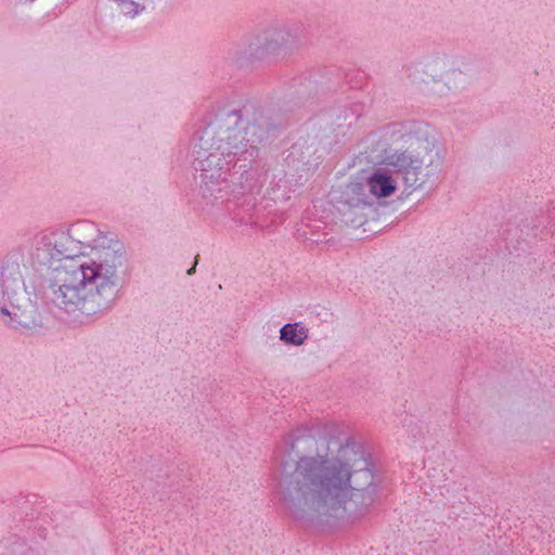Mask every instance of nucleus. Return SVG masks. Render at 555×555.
<instances>
[{"instance_id":"obj_1","label":"nucleus","mask_w":555,"mask_h":555,"mask_svg":"<svg viewBox=\"0 0 555 555\" xmlns=\"http://www.w3.org/2000/svg\"><path fill=\"white\" fill-rule=\"evenodd\" d=\"M310 452L300 457L293 475L296 498L305 508L334 514L356 493L373 504L374 474L363 449L349 441L343 426L327 424L308 440Z\"/></svg>"},{"instance_id":"obj_2","label":"nucleus","mask_w":555,"mask_h":555,"mask_svg":"<svg viewBox=\"0 0 555 555\" xmlns=\"http://www.w3.org/2000/svg\"><path fill=\"white\" fill-rule=\"evenodd\" d=\"M54 248L63 257L52 272V287L61 305L76 306L95 295H113L116 273V256L113 251L94 248L88 255H74L76 242L68 235H61Z\"/></svg>"},{"instance_id":"obj_3","label":"nucleus","mask_w":555,"mask_h":555,"mask_svg":"<svg viewBox=\"0 0 555 555\" xmlns=\"http://www.w3.org/2000/svg\"><path fill=\"white\" fill-rule=\"evenodd\" d=\"M11 287L10 276L3 275L0 283V311L3 315L15 320L18 324L24 323L21 317L24 314L22 305L16 297V293L11 296L8 291Z\"/></svg>"},{"instance_id":"obj_4","label":"nucleus","mask_w":555,"mask_h":555,"mask_svg":"<svg viewBox=\"0 0 555 555\" xmlns=\"http://www.w3.org/2000/svg\"><path fill=\"white\" fill-rule=\"evenodd\" d=\"M367 188L370 193L376 197H388L395 193L397 186L395 180L384 173V172H375L367 179Z\"/></svg>"},{"instance_id":"obj_5","label":"nucleus","mask_w":555,"mask_h":555,"mask_svg":"<svg viewBox=\"0 0 555 555\" xmlns=\"http://www.w3.org/2000/svg\"><path fill=\"white\" fill-rule=\"evenodd\" d=\"M309 331L301 323H288L280 330V339L286 345L302 346L308 339Z\"/></svg>"},{"instance_id":"obj_6","label":"nucleus","mask_w":555,"mask_h":555,"mask_svg":"<svg viewBox=\"0 0 555 555\" xmlns=\"http://www.w3.org/2000/svg\"><path fill=\"white\" fill-rule=\"evenodd\" d=\"M344 197L349 206H359L365 203L363 188L359 183L348 184L344 191Z\"/></svg>"},{"instance_id":"obj_7","label":"nucleus","mask_w":555,"mask_h":555,"mask_svg":"<svg viewBox=\"0 0 555 555\" xmlns=\"http://www.w3.org/2000/svg\"><path fill=\"white\" fill-rule=\"evenodd\" d=\"M116 10L125 16H134L139 12V4L132 0H113Z\"/></svg>"},{"instance_id":"obj_8","label":"nucleus","mask_w":555,"mask_h":555,"mask_svg":"<svg viewBox=\"0 0 555 555\" xmlns=\"http://www.w3.org/2000/svg\"><path fill=\"white\" fill-rule=\"evenodd\" d=\"M13 280L16 283L18 288H22V286H24V282L22 280V275L20 273H17V278H15Z\"/></svg>"},{"instance_id":"obj_9","label":"nucleus","mask_w":555,"mask_h":555,"mask_svg":"<svg viewBox=\"0 0 555 555\" xmlns=\"http://www.w3.org/2000/svg\"><path fill=\"white\" fill-rule=\"evenodd\" d=\"M196 264H197V259H195V262H194L193 267H191V268L188 270V274H189V275H192V274L195 272Z\"/></svg>"}]
</instances>
